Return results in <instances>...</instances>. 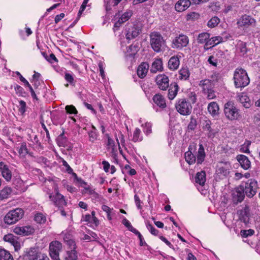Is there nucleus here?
I'll use <instances>...</instances> for the list:
<instances>
[{
    "label": "nucleus",
    "instance_id": "obj_1",
    "mask_svg": "<svg viewBox=\"0 0 260 260\" xmlns=\"http://www.w3.org/2000/svg\"><path fill=\"white\" fill-rule=\"evenodd\" d=\"M194 151V147L193 146H189L188 150L184 154L185 160L189 165L193 164L196 161L197 164H201L205 160L206 154L203 144H200L199 145L197 158L193 153Z\"/></svg>",
    "mask_w": 260,
    "mask_h": 260
},
{
    "label": "nucleus",
    "instance_id": "obj_2",
    "mask_svg": "<svg viewBox=\"0 0 260 260\" xmlns=\"http://www.w3.org/2000/svg\"><path fill=\"white\" fill-rule=\"evenodd\" d=\"M234 81L236 88H244L249 84L250 79L245 70L237 68L234 72Z\"/></svg>",
    "mask_w": 260,
    "mask_h": 260
},
{
    "label": "nucleus",
    "instance_id": "obj_3",
    "mask_svg": "<svg viewBox=\"0 0 260 260\" xmlns=\"http://www.w3.org/2000/svg\"><path fill=\"white\" fill-rule=\"evenodd\" d=\"M150 38V45L153 50L156 52L162 51L165 46V41L161 34L154 31L151 33Z\"/></svg>",
    "mask_w": 260,
    "mask_h": 260
},
{
    "label": "nucleus",
    "instance_id": "obj_4",
    "mask_svg": "<svg viewBox=\"0 0 260 260\" xmlns=\"http://www.w3.org/2000/svg\"><path fill=\"white\" fill-rule=\"evenodd\" d=\"M239 186L244 194L249 198H252L256 194L258 188L257 181L254 179H250Z\"/></svg>",
    "mask_w": 260,
    "mask_h": 260
},
{
    "label": "nucleus",
    "instance_id": "obj_5",
    "mask_svg": "<svg viewBox=\"0 0 260 260\" xmlns=\"http://www.w3.org/2000/svg\"><path fill=\"white\" fill-rule=\"evenodd\" d=\"M24 213L23 210L19 208L10 210L5 216L4 221L8 224H14L23 217Z\"/></svg>",
    "mask_w": 260,
    "mask_h": 260
},
{
    "label": "nucleus",
    "instance_id": "obj_6",
    "mask_svg": "<svg viewBox=\"0 0 260 260\" xmlns=\"http://www.w3.org/2000/svg\"><path fill=\"white\" fill-rule=\"evenodd\" d=\"M224 112L226 117L230 120H238L241 117L240 110L232 101L225 104Z\"/></svg>",
    "mask_w": 260,
    "mask_h": 260
},
{
    "label": "nucleus",
    "instance_id": "obj_7",
    "mask_svg": "<svg viewBox=\"0 0 260 260\" xmlns=\"http://www.w3.org/2000/svg\"><path fill=\"white\" fill-rule=\"evenodd\" d=\"M232 169L231 164L229 161H221L217 166L216 170V178L222 179L228 177Z\"/></svg>",
    "mask_w": 260,
    "mask_h": 260
},
{
    "label": "nucleus",
    "instance_id": "obj_8",
    "mask_svg": "<svg viewBox=\"0 0 260 260\" xmlns=\"http://www.w3.org/2000/svg\"><path fill=\"white\" fill-rule=\"evenodd\" d=\"M175 108L177 111L181 115H189L192 110V106L190 103L185 99H179L176 103Z\"/></svg>",
    "mask_w": 260,
    "mask_h": 260
},
{
    "label": "nucleus",
    "instance_id": "obj_9",
    "mask_svg": "<svg viewBox=\"0 0 260 260\" xmlns=\"http://www.w3.org/2000/svg\"><path fill=\"white\" fill-rule=\"evenodd\" d=\"M62 244L56 240L53 241L49 244V253L52 260H61L59 253L62 250Z\"/></svg>",
    "mask_w": 260,
    "mask_h": 260
},
{
    "label": "nucleus",
    "instance_id": "obj_10",
    "mask_svg": "<svg viewBox=\"0 0 260 260\" xmlns=\"http://www.w3.org/2000/svg\"><path fill=\"white\" fill-rule=\"evenodd\" d=\"M256 20L250 15L244 14L238 19L237 24L238 28H247L256 26Z\"/></svg>",
    "mask_w": 260,
    "mask_h": 260
},
{
    "label": "nucleus",
    "instance_id": "obj_11",
    "mask_svg": "<svg viewBox=\"0 0 260 260\" xmlns=\"http://www.w3.org/2000/svg\"><path fill=\"white\" fill-rule=\"evenodd\" d=\"M189 43L188 37L183 34H180L176 36L172 41V47L177 49H182L187 46Z\"/></svg>",
    "mask_w": 260,
    "mask_h": 260
},
{
    "label": "nucleus",
    "instance_id": "obj_12",
    "mask_svg": "<svg viewBox=\"0 0 260 260\" xmlns=\"http://www.w3.org/2000/svg\"><path fill=\"white\" fill-rule=\"evenodd\" d=\"M239 220L247 225L250 221V209L248 206L245 205L242 209L237 211Z\"/></svg>",
    "mask_w": 260,
    "mask_h": 260
},
{
    "label": "nucleus",
    "instance_id": "obj_13",
    "mask_svg": "<svg viewBox=\"0 0 260 260\" xmlns=\"http://www.w3.org/2000/svg\"><path fill=\"white\" fill-rule=\"evenodd\" d=\"M245 196L244 192L240 186L236 187L233 190L232 194V200L233 205H237L238 203L242 202L244 199Z\"/></svg>",
    "mask_w": 260,
    "mask_h": 260
},
{
    "label": "nucleus",
    "instance_id": "obj_14",
    "mask_svg": "<svg viewBox=\"0 0 260 260\" xmlns=\"http://www.w3.org/2000/svg\"><path fill=\"white\" fill-rule=\"evenodd\" d=\"M49 198L53 202L54 205L59 208H62L67 205L64 196L60 194L58 191L55 193L54 196L49 194Z\"/></svg>",
    "mask_w": 260,
    "mask_h": 260
},
{
    "label": "nucleus",
    "instance_id": "obj_15",
    "mask_svg": "<svg viewBox=\"0 0 260 260\" xmlns=\"http://www.w3.org/2000/svg\"><path fill=\"white\" fill-rule=\"evenodd\" d=\"M158 88L162 90H166L169 87V80L168 77L165 74L158 75L155 79Z\"/></svg>",
    "mask_w": 260,
    "mask_h": 260
},
{
    "label": "nucleus",
    "instance_id": "obj_16",
    "mask_svg": "<svg viewBox=\"0 0 260 260\" xmlns=\"http://www.w3.org/2000/svg\"><path fill=\"white\" fill-rule=\"evenodd\" d=\"M0 172L3 177L7 181H10L12 177V171L8 165L5 162H0Z\"/></svg>",
    "mask_w": 260,
    "mask_h": 260
},
{
    "label": "nucleus",
    "instance_id": "obj_17",
    "mask_svg": "<svg viewBox=\"0 0 260 260\" xmlns=\"http://www.w3.org/2000/svg\"><path fill=\"white\" fill-rule=\"evenodd\" d=\"M13 232L17 235L26 236L32 234L34 232V229L29 225L16 226L14 229Z\"/></svg>",
    "mask_w": 260,
    "mask_h": 260
},
{
    "label": "nucleus",
    "instance_id": "obj_18",
    "mask_svg": "<svg viewBox=\"0 0 260 260\" xmlns=\"http://www.w3.org/2000/svg\"><path fill=\"white\" fill-rule=\"evenodd\" d=\"M40 253L37 248L31 247L26 249L23 256L26 260H36Z\"/></svg>",
    "mask_w": 260,
    "mask_h": 260
},
{
    "label": "nucleus",
    "instance_id": "obj_19",
    "mask_svg": "<svg viewBox=\"0 0 260 260\" xmlns=\"http://www.w3.org/2000/svg\"><path fill=\"white\" fill-rule=\"evenodd\" d=\"M141 32V29L137 26L134 25L128 28L126 34L127 40H130L136 38Z\"/></svg>",
    "mask_w": 260,
    "mask_h": 260
},
{
    "label": "nucleus",
    "instance_id": "obj_20",
    "mask_svg": "<svg viewBox=\"0 0 260 260\" xmlns=\"http://www.w3.org/2000/svg\"><path fill=\"white\" fill-rule=\"evenodd\" d=\"M180 58V56L174 55L170 58L168 62V67L170 70L175 71L178 69Z\"/></svg>",
    "mask_w": 260,
    "mask_h": 260
},
{
    "label": "nucleus",
    "instance_id": "obj_21",
    "mask_svg": "<svg viewBox=\"0 0 260 260\" xmlns=\"http://www.w3.org/2000/svg\"><path fill=\"white\" fill-rule=\"evenodd\" d=\"M236 159L239 162L241 168L245 170H248L251 166V162L249 159L244 155H238L236 157Z\"/></svg>",
    "mask_w": 260,
    "mask_h": 260
},
{
    "label": "nucleus",
    "instance_id": "obj_22",
    "mask_svg": "<svg viewBox=\"0 0 260 260\" xmlns=\"http://www.w3.org/2000/svg\"><path fill=\"white\" fill-rule=\"evenodd\" d=\"M190 4L189 0H179L176 3L175 9L178 12H183L186 10L190 6Z\"/></svg>",
    "mask_w": 260,
    "mask_h": 260
},
{
    "label": "nucleus",
    "instance_id": "obj_23",
    "mask_svg": "<svg viewBox=\"0 0 260 260\" xmlns=\"http://www.w3.org/2000/svg\"><path fill=\"white\" fill-rule=\"evenodd\" d=\"M149 65L147 62H142L138 67L137 69V75L141 78H144L148 72Z\"/></svg>",
    "mask_w": 260,
    "mask_h": 260
},
{
    "label": "nucleus",
    "instance_id": "obj_24",
    "mask_svg": "<svg viewBox=\"0 0 260 260\" xmlns=\"http://www.w3.org/2000/svg\"><path fill=\"white\" fill-rule=\"evenodd\" d=\"M153 101L157 106L161 109H164L167 106L166 100L160 94H155L153 97Z\"/></svg>",
    "mask_w": 260,
    "mask_h": 260
},
{
    "label": "nucleus",
    "instance_id": "obj_25",
    "mask_svg": "<svg viewBox=\"0 0 260 260\" xmlns=\"http://www.w3.org/2000/svg\"><path fill=\"white\" fill-rule=\"evenodd\" d=\"M211 121L205 118V119L203 120L202 122V127L204 131H207L208 132V136L209 137H213L214 136V133L211 128Z\"/></svg>",
    "mask_w": 260,
    "mask_h": 260
},
{
    "label": "nucleus",
    "instance_id": "obj_26",
    "mask_svg": "<svg viewBox=\"0 0 260 260\" xmlns=\"http://www.w3.org/2000/svg\"><path fill=\"white\" fill-rule=\"evenodd\" d=\"M223 42V38L220 36H215L209 38L208 42L206 43V50L209 48L213 47L219 43Z\"/></svg>",
    "mask_w": 260,
    "mask_h": 260
},
{
    "label": "nucleus",
    "instance_id": "obj_27",
    "mask_svg": "<svg viewBox=\"0 0 260 260\" xmlns=\"http://www.w3.org/2000/svg\"><path fill=\"white\" fill-rule=\"evenodd\" d=\"M178 85L176 83L171 84L168 95L169 100H172L175 98L178 91Z\"/></svg>",
    "mask_w": 260,
    "mask_h": 260
},
{
    "label": "nucleus",
    "instance_id": "obj_28",
    "mask_svg": "<svg viewBox=\"0 0 260 260\" xmlns=\"http://www.w3.org/2000/svg\"><path fill=\"white\" fill-rule=\"evenodd\" d=\"M219 106L214 102L210 103L208 106V111L212 116H215L219 114Z\"/></svg>",
    "mask_w": 260,
    "mask_h": 260
},
{
    "label": "nucleus",
    "instance_id": "obj_29",
    "mask_svg": "<svg viewBox=\"0 0 260 260\" xmlns=\"http://www.w3.org/2000/svg\"><path fill=\"white\" fill-rule=\"evenodd\" d=\"M238 100L242 104L243 106L245 108H249L250 106V101L249 98L244 93H242L237 96Z\"/></svg>",
    "mask_w": 260,
    "mask_h": 260
},
{
    "label": "nucleus",
    "instance_id": "obj_30",
    "mask_svg": "<svg viewBox=\"0 0 260 260\" xmlns=\"http://www.w3.org/2000/svg\"><path fill=\"white\" fill-rule=\"evenodd\" d=\"M162 69V61L161 59L157 58L153 62L150 69L152 73H156L158 71H161Z\"/></svg>",
    "mask_w": 260,
    "mask_h": 260
},
{
    "label": "nucleus",
    "instance_id": "obj_31",
    "mask_svg": "<svg viewBox=\"0 0 260 260\" xmlns=\"http://www.w3.org/2000/svg\"><path fill=\"white\" fill-rule=\"evenodd\" d=\"M199 85L202 87L204 93L212 88V83L209 79L201 80Z\"/></svg>",
    "mask_w": 260,
    "mask_h": 260
},
{
    "label": "nucleus",
    "instance_id": "obj_32",
    "mask_svg": "<svg viewBox=\"0 0 260 260\" xmlns=\"http://www.w3.org/2000/svg\"><path fill=\"white\" fill-rule=\"evenodd\" d=\"M210 34L208 32H202L200 34L198 35L197 41L200 44H204L205 43V46L204 48L206 49V43L209 40V39L210 38Z\"/></svg>",
    "mask_w": 260,
    "mask_h": 260
},
{
    "label": "nucleus",
    "instance_id": "obj_33",
    "mask_svg": "<svg viewBox=\"0 0 260 260\" xmlns=\"http://www.w3.org/2000/svg\"><path fill=\"white\" fill-rule=\"evenodd\" d=\"M179 78L182 80H187L190 76V72L187 67H182L179 71Z\"/></svg>",
    "mask_w": 260,
    "mask_h": 260
},
{
    "label": "nucleus",
    "instance_id": "obj_34",
    "mask_svg": "<svg viewBox=\"0 0 260 260\" xmlns=\"http://www.w3.org/2000/svg\"><path fill=\"white\" fill-rule=\"evenodd\" d=\"M195 180L196 183L199 184L201 185H204L206 180L205 172L201 171V172H198L196 174Z\"/></svg>",
    "mask_w": 260,
    "mask_h": 260
},
{
    "label": "nucleus",
    "instance_id": "obj_35",
    "mask_svg": "<svg viewBox=\"0 0 260 260\" xmlns=\"http://www.w3.org/2000/svg\"><path fill=\"white\" fill-rule=\"evenodd\" d=\"M0 260H14L9 251L4 248H0Z\"/></svg>",
    "mask_w": 260,
    "mask_h": 260
},
{
    "label": "nucleus",
    "instance_id": "obj_36",
    "mask_svg": "<svg viewBox=\"0 0 260 260\" xmlns=\"http://www.w3.org/2000/svg\"><path fill=\"white\" fill-rule=\"evenodd\" d=\"M134 142H141L143 140V136L141 134V131L139 128H136L134 133L132 139Z\"/></svg>",
    "mask_w": 260,
    "mask_h": 260
},
{
    "label": "nucleus",
    "instance_id": "obj_37",
    "mask_svg": "<svg viewBox=\"0 0 260 260\" xmlns=\"http://www.w3.org/2000/svg\"><path fill=\"white\" fill-rule=\"evenodd\" d=\"M77 252L76 250H68L66 252L65 260H77Z\"/></svg>",
    "mask_w": 260,
    "mask_h": 260
},
{
    "label": "nucleus",
    "instance_id": "obj_38",
    "mask_svg": "<svg viewBox=\"0 0 260 260\" xmlns=\"http://www.w3.org/2000/svg\"><path fill=\"white\" fill-rule=\"evenodd\" d=\"M237 50L241 55H244L247 52L246 43L242 41H239L237 44Z\"/></svg>",
    "mask_w": 260,
    "mask_h": 260
},
{
    "label": "nucleus",
    "instance_id": "obj_39",
    "mask_svg": "<svg viewBox=\"0 0 260 260\" xmlns=\"http://www.w3.org/2000/svg\"><path fill=\"white\" fill-rule=\"evenodd\" d=\"M83 221L88 223H92L97 226L99 224V219L96 217H92L90 214H87L84 217Z\"/></svg>",
    "mask_w": 260,
    "mask_h": 260
},
{
    "label": "nucleus",
    "instance_id": "obj_40",
    "mask_svg": "<svg viewBox=\"0 0 260 260\" xmlns=\"http://www.w3.org/2000/svg\"><path fill=\"white\" fill-rule=\"evenodd\" d=\"M138 51V47L136 45H131L127 50L126 55L129 57H134Z\"/></svg>",
    "mask_w": 260,
    "mask_h": 260
},
{
    "label": "nucleus",
    "instance_id": "obj_41",
    "mask_svg": "<svg viewBox=\"0 0 260 260\" xmlns=\"http://www.w3.org/2000/svg\"><path fill=\"white\" fill-rule=\"evenodd\" d=\"M12 190L10 187H5L0 191V200H2L8 198Z\"/></svg>",
    "mask_w": 260,
    "mask_h": 260
},
{
    "label": "nucleus",
    "instance_id": "obj_42",
    "mask_svg": "<svg viewBox=\"0 0 260 260\" xmlns=\"http://www.w3.org/2000/svg\"><path fill=\"white\" fill-rule=\"evenodd\" d=\"M18 152L19 155L23 157L28 154V151L25 143L23 142L21 144V146L18 149Z\"/></svg>",
    "mask_w": 260,
    "mask_h": 260
},
{
    "label": "nucleus",
    "instance_id": "obj_43",
    "mask_svg": "<svg viewBox=\"0 0 260 260\" xmlns=\"http://www.w3.org/2000/svg\"><path fill=\"white\" fill-rule=\"evenodd\" d=\"M220 22V19L217 17H212L207 23L209 27L213 28L217 26Z\"/></svg>",
    "mask_w": 260,
    "mask_h": 260
},
{
    "label": "nucleus",
    "instance_id": "obj_44",
    "mask_svg": "<svg viewBox=\"0 0 260 260\" xmlns=\"http://www.w3.org/2000/svg\"><path fill=\"white\" fill-rule=\"evenodd\" d=\"M133 12L131 10H128L124 12L119 18L120 21L122 22H125L127 21L132 16Z\"/></svg>",
    "mask_w": 260,
    "mask_h": 260
},
{
    "label": "nucleus",
    "instance_id": "obj_45",
    "mask_svg": "<svg viewBox=\"0 0 260 260\" xmlns=\"http://www.w3.org/2000/svg\"><path fill=\"white\" fill-rule=\"evenodd\" d=\"M34 219L37 223H42L46 221V217L41 213H37L35 215Z\"/></svg>",
    "mask_w": 260,
    "mask_h": 260
},
{
    "label": "nucleus",
    "instance_id": "obj_46",
    "mask_svg": "<svg viewBox=\"0 0 260 260\" xmlns=\"http://www.w3.org/2000/svg\"><path fill=\"white\" fill-rule=\"evenodd\" d=\"M197 126V121L196 118L191 116L190 118V122L188 125L187 128L189 130L193 131L196 129Z\"/></svg>",
    "mask_w": 260,
    "mask_h": 260
},
{
    "label": "nucleus",
    "instance_id": "obj_47",
    "mask_svg": "<svg viewBox=\"0 0 260 260\" xmlns=\"http://www.w3.org/2000/svg\"><path fill=\"white\" fill-rule=\"evenodd\" d=\"M116 141H117V143H118V146H119V149L120 152L121 153L122 152V150H121V148H120V146L119 145V143H120L122 145V146H125L124 137V135L121 133H120L118 134V138H116Z\"/></svg>",
    "mask_w": 260,
    "mask_h": 260
},
{
    "label": "nucleus",
    "instance_id": "obj_48",
    "mask_svg": "<svg viewBox=\"0 0 260 260\" xmlns=\"http://www.w3.org/2000/svg\"><path fill=\"white\" fill-rule=\"evenodd\" d=\"M65 109L67 113L70 114L76 115L78 113L77 110L73 105H67L66 106Z\"/></svg>",
    "mask_w": 260,
    "mask_h": 260
},
{
    "label": "nucleus",
    "instance_id": "obj_49",
    "mask_svg": "<svg viewBox=\"0 0 260 260\" xmlns=\"http://www.w3.org/2000/svg\"><path fill=\"white\" fill-rule=\"evenodd\" d=\"M65 243L69 246L70 250H76L77 246L74 240L65 239Z\"/></svg>",
    "mask_w": 260,
    "mask_h": 260
},
{
    "label": "nucleus",
    "instance_id": "obj_50",
    "mask_svg": "<svg viewBox=\"0 0 260 260\" xmlns=\"http://www.w3.org/2000/svg\"><path fill=\"white\" fill-rule=\"evenodd\" d=\"M16 93L19 95L21 96H24L25 94V92L24 89L20 86L18 85H16L14 87Z\"/></svg>",
    "mask_w": 260,
    "mask_h": 260
},
{
    "label": "nucleus",
    "instance_id": "obj_51",
    "mask_svg": "<svg viewBox=\"0 0 260 260\" xmlns=\"http://www.w3.org/2000/svg\"><path fill=\"white\" fill-rule=\"evenodd\" d=\"M254 232L253 230L249 229L247 230H241L240 234L242 237L246 238L249 236L253 235Z\"/></svg>",
    "mask_w": 260,
    "mask_h": 260
},
{
    "label": "nucleus",
    "instance_id": "obj_52",
    "mask_svg": "<svg viewBox=\"0 0 260 260\" xmlns=\"http://www.w3.org/2000/svg\"><path fill=\"white\" fill-rule=\"evenodd\" d=\"M43 55L45 57V58L47 59V61L50 62V63H53L54 62H57V59L55 57V55L53 53H51L49 56H45V53H43Z\"/></svg>",
    "mask_w": 260,
    "mask_h": 260
},
{
    "label": "nucleus",
    "instance_id": "obj_53",
    "mask_svg": "<svg viewBox=\"0 0 260 260\" xmlns=\"http://www.w3.org/2000/svg\"><path fill=\"white\" fill-rule=\"evenodd\" d=\"M152 124L150 123L146 122L144 125V128L143 129L144 132L146 134V135H148L151 134L152 132L151 130Z\"/></svg>",
    "mask_w": 260,
    "mask_h": 260
},
{
    "label": "nucleus",
    "instance_id": "obj_54",
    "mask_svg": "<svg viewBox=\"0 0 260 260\" xmlns=\"http://www.w3.org/2000/svg\"><path fill=\"white\" fill-rule=\"evenodd\" d=\"M110 151V153L111 154V156L113 158V159L114 160V161H117V149L116 148V146L114 147L111 148L110 149H108Z\"/></svg>",
    "mask_w": 260,
    "mask_h": 260
},
{
    "label": "nucleus",
    "instance_id": "obj_55",
    "mask_svg": "<svg viewBox=\"0 0 260 260\" xmlns=\"http://www.w3.org/2000/svg\"><path fill=\"white\" fill-rule=\"evenodd\" d=\"M106 136L107 138V149H110L111 148L115 147L114 141L112 140L108 134H106Z\"/></svg>",
    "mask_w": 260,
    "mask_h": 260
},
{
    "label": "nucleus",
    "instance_id": "obj_56",
    "mask_svg": "<svg viewBox=\"0 0 260 260\" xmlns=\"http://www.w3.org/2000/svg\"><path fill=\"white\" fill-rule=\"evenodd\" d=\"M204 93L207 94V98L208 100H212L216 98L215 92L212 88Z\"/></svg>",
    "mask_w": 260,
    "mask_h": 260
},
{
    "label": "nucleus",
    "instance_id": "obj_57",
    "mask_svg": "<svg viewBox=\"0 0 260 260\" xmlns=\"http://www.w3.org/2000/svg\"><path fill=\"white\" fill-rule=\"evenodd\" d=\"M19 111L22 114H23L26 111V103L24 101L21 100L19 101Z\"/></svg>",
    "mask_w": 260,
    "mask_h": 260
},
{
    "label": "nucleus",
    "instance_id": "obj_58",
    "mask_svg": "<svg viewBox=\"0 0 260 260\" xmlns=\"http://www.w3.org/2000/svg\"><path fill=\"white\" fill-rule=\"evenodd\" d=\"M147 229L149 230L150 232L151 233V234L157 236L158 234V231L155 229L154 227H153L151 224H148L147 225Z\"/></svg>",
    "mask_w": 260,
    "mask_h": 260
},
{
    "label": "nucleus",
    "instance_id": "obj_59",
    "mask_svg": "<svg viewBox=\"0 0 260 260\" xmlns=\"http://www.w3.org/2000/svg\"><path fill=\"white\" fill-rule=\"evenodd\" d=\"M89 141L93 142L97 139V134L95 131H90L88 132Z\"/></svg>",
    "mask_w": 260,
    "mask_h": 260
},
{
    "label": "nucleus",
    "instance_id": "obj_60",
    "mask_svg": "<svg viewBox=\"0 0 260 260\" xmlns=\"http://www.w3.org/2000/svg\"><path fill=\"white\" fill-rule=\"evenodd\" d=\"M61 160L62 165L66 168V171L70 174L73 173V169L70 167L68 162L62 158Z\"/></svg>",
    "mask_w": 260,
    "mask_h": 260
},
{
    "label": "nucleus",
    "instance_id": "obj_61",
    "mask_svg": "<svg viewBox=\"0 0 260 260\" xmlns=\"http://www.w3.org/2000/svg\"><path fill=\"white\" fill-rule=\"evenodd\" d=\"M57 140L58 141V143L60 144V145H63L64 143L66 142V138L64 137L63 133L59 135L57 138Z\"/></svg>",
    "mask_w": 260,
    "mask_h": 260
},
{
    "label": "nucleus",
    "instance_id": "obj_62",
    "mask_svg": "<svg viewBox=\"0 0 260 260\" xmlns=\"http://www.w3.org/2000/svg\"><path fill=\"white\" fill-rule=\"evenodd\" d=\"M64 78L67 81H68L70 84H72L74 82V78L73 76L69 74L66 73L64 75Z\"/></svg>",
    "mask_w": 260,
    "mask_h": 260
},
{
    "label": "nucleus",
    "instance_id": "obj_63",
    "mask_svg": "<svg viewBox=\"0 0 260 260\" xmlns=\"http://www.w3.org/2000/svg\"><path fill=\"white\" fill-rule=\"evenodd\" d=\"M134 199L137 207L138 209H141L142 208V206L141 205V202L139 199V197L137 194H135L134 196Z\"/></svg>",
    "mask_w": 260,
    "mask_h": 260
},
{
    "label": "nucleus",
    "instance_id": "obj_64",
    "mask_svg": "<svg viewBox=\"0 0 260 260\" xmlns=\"http://www.w3.org/2000/svg\"><path fill=\"white\" fill-rule=\"evenodd\" d=\"M36 260H50L48 256L45 254L42 253L41 252L39 254L38 256L36 258Z\"/></svg>",
    "mask_w": 260,
    "mask_h": 260
}]
</instances>
